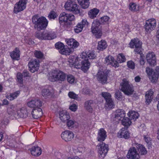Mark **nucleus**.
Listing matches in <instances>:
<instances>
[{
	"mask_svg": "<svg viewBox=\"0 0 159 159\" xmlns=\"http://www.w3.org/2000/svg\"><path fill=\"white\" fill-rule=\"evenodd\" d=\"M32 20L34 28L37 30L44 29L48 25V20L44 17H39L38 15H35L32 17Z\"/></svg>",
	"mask_w": 159,
	"mask_h": 159,
	"instance_id": "nucleus-1",
	"label": "nucleus"
},
{
	"mask_svg": "<svg viewBox=\"0 0 159 159\" xmlns=\"http://www.w3.org/2000/svg\"><path fill=\"white\" fill-rule=\"evenodd\" d=\"M66 75L61 71H54L49 74L48 80L52 82H62L66 80Z\"/></svg>",
	"mask_w": 159,
	"mask_h": 159,
	"instance_id": "nucleus-2",
	"label": "nucleus"
},
{
	"mask_svg": "<svg viewBox=\"0 0 159 159\" xmlns=\"http://www.w3.org/2000/svg\"><path fill=\"white\" fill-rule=\"evenodd\" d=\"M120 89L125 94L128 95H131L134 92L133 85L129 83V81L124 79L120 84Z\"/></svg>",
	"mask_w": 159,
	"mask_h": 159,
	"instance_id": "nucleus-3",
	"label": "nucleus"
},
{
	"mask_svg": "<svg viewBox=\"0 0 159 159\" xmlns=\"http://www.w3.org/2000/svg\"><path fill=\"white\" fill-rule=\"evenodd\" d=\"M99 157L101 159L106 156L108 150V145L103 142H100L97 146Z\"/></svg>",
	"mask_w": 159,
	"mask_h": 159,
	"instance_id": "nucleus-4",
	"label": "nucleus"
},
{
	"mask_svg": "<svg viewBox=\"0 0 159 159\" xmlns=\"http://www.w3.org/2000/svg\"><path fill=\"white\" fill-rule=\"evenodd\" d=\"M64 7L66 10L72 11L75 14L80 13V10L77 4L71 1L66 2Z\"/></svg>",
	"mask_w": 159,
	"mask_h": 159,
	"instance_id": "nucleus-5",
	"label": "nucleus"
},
{
	"mask_svg": "<svg viewBox=\"0 0 159 159\" xmlns=\"http://www.w3.org/2000/svg\"><path fill=\"white\" fill-rule=\"evenodd\" d=\"M55 48L59 50L61 54L66 55H69L72 52V48L65 47L63 44L61 42H58L55 44Z\"/></svg>",
	"mask_w": 159,
	"mask_h": 159,
	"instance_id": "nucleus-6",
	"label": "nucleus"
},
{
	"mask_svg": "<svg viewBox=\"0 0 159 159\" xmlns=\"http://www.w3.org/2000/svg\"><path fill=\"white\" fill-rule=\"evenodd\" d=\"M141 44L142 42L139 41L138 39H134V40H131L129 44L130 47L131 48H133L135 47V52L140 54L142 52Z\"/></svg>",
	"mask_w": 159,
	"mask_h": 159,
	"instance_id": "nucleus-7",
	"label": "nucleus"
},
{
	"mask_svg": "<svg viewBox=\"0 0 159 159\" xmlns=\"http://www.w3.org/2000/svg\"><path fill=\"white\" fill-rule=\"evenodd\" d=\"M27 2L28 0H20L15 5L14 10V13H17L25 9Z\"/></svg>",
	"mask_w": 159,
	"mask_h": 159,
	"instance_id": "nucleus-8",
	"label": "nucleus"
},
{
	"mask_svg": "<svg viewBox=\"0 0 159 159\" xmlns=\"http://www.w3.org/2000/svg\"><path fill=\"white\" fill-rule=\"evenodd\" d=\"M156 25V21L154 18H152L147 20L145 25V28L148 33H150L153 30Z\"/></svg>",
	"mask_w": 159,
	"mask_h": 159,
	"instance_id": "nucleus-9",
	"label": "nucleus"
},
{
	"mask_svg": "<svg viewBox=\"0 0 159 159\" xmlns=\"http://www.w3.org/2000/svg\"><path fill=\"white\" fill-rule=\"evenodd\" d=\"M135 147V146H133L129 149L126 155L128 159H139L140 158V155Z\"/></svg>",
	"mask_w": 159,
	"mask_h": 159,
	"instance_id": "nucleus-10",
	"label": "nucleus"
},
{
	"mask_svg": "<svg viewBox=\"0 0 159 159\" xmlns=\"http://www.w3.org/2000/svg\"><path fill=\"white\" fill-rule=\"evenodd\" d=\"M30 70L32 73L34 72L39 69V61L38 59H35L32 60L28 64Z\"/></svg>",
	"mask_w": 159,
	"mask_h": 159,
	"instance_id": "nucleus-11",
	"label": "nucleus"
},
{
	"mask_svg": "<svg viewBox=\"0 0 159 159\" xmlns=\"http://www.w3.org/2000/svg\"><path fill=\"white\" fill-rule=\"evenodd\" d=\"M89 22L86 19H83L81 22L78 23L74 29L75 32L79 33L82 30L84 27H87L89 25Z\"/></svg>",
	"mask_w": 159,
	"mask_h": 159,
	"instance_id": "nucleus-12",
	"label": "nucleus"
},
{
	"mask_svg": "<svg viewBox=\"0 0 159 159\" xmlns=\"http://www.w3.org/2000/svg\"><path fill=\"white\" fill-rule=\"evenodd\" d=\"M27 106L33 109L40 107L42 106V102L39 99H34L27 102Z\"/></svg>",
	"mask_w": 159,
	"mask_h": 159,
	"instance_id": "nucleus-13",
	"label": "nucleus"
},
{
	"mask_svg": "<svg viewBox=\"0 0 159 159\" xmlns=\"http://www.w3.org/2000/svg\"><path fill=\"white\" fill-rule=\"evenodd\" d=\"M78 57L76 56H70L68 61L70 66H74L77 68H80V62L78 61Z\"/></svg>",
	"mask_w": 159,
	"mask_h": 159,
	"instance_id": "nucleus-14",
	"label": "nucleus"
},
{
	"mask_svg": "<svg viewBox=\"0 0 159 159\" xmlns=\"http://www.w3.org/2000/svg\"><path fill=\"white\" fill-rule=\"evenodd\" d=\"M132 146H135L139 152V154L141 155H145L147 153V151L144 146L138 143L135 142H133Z\"/></svg>",
	"mask_w": 159,
	"mask_h": 159,
	"instance_id": "nucleus-15",
	"label": "nucleus"
},
{
	"mask_svg": "<svg viewBox=\"0 0 159 159\" xmlns=\"http://www.w3.org/2000/svg\"><path fill=\"white\" fill-rule=\"evenodd\" d=\"M61 136L62 138L66 141H70L74 137L73 133L69 130H66L63 132Z\"/></svg>",
	"mask_w": 159,
	"mask_h": 159,
	"instance_id": "nucleus-16",
	"label": "nucleus"
},
{
	"mask_svg": "<svg viewBox=\"0 0 159 159\" xmlns=\"http://www.w3.org/2000/svg\"><path fill=\"white\" fill-rule=\"evenodd\" d=\"M98 80L102 83H105L107 81V74L102 71H99L97 74Z\"/></svg>",
	"mask_w": 159,
	"mask_h": 159,
	"instance_id": "nucleus-17",
	"label": "nucleus"
},
{
	"mask_svg": "<svg viewBox=\"0 0 159 159\" xmlns=\"http://www.w3.org/2000/svg\"><path fill=\"white\" fill-rule=\"evenodd\" d=\"M147 62L151 66H154L156 65V57L153 53H150L146 56Z\"/></svg>",
	"mask_w": 159,
	"mask_h": 159,
	"instance_id": "nucleus-18",
	"label": "nucleus"
},
{
	"mask_svg": "<svg viewBox=\"0 0 159 159\" xmlns=\"http://www.w3.org/2000/svg\"><path fill=\"white\" fill-rule=\"evenodd\" d=\"M105 60L107 65H111L116 68L118 67L119 66L118 62L115 61L114 58L112 56H108L105 58Z\"/></svg>",
	"mask_w": 159,
	"mask_h": 159,
	"instance_id": "nucleus-19",
	"label": "nucleus"
},
{
	"mask_svg": "<svg viewBox=\"0 0 159 159\" xmlns=\"http://www.w3.org/2000/svg\"><path fill=\"white\" fill-rule=\"evenodd\" d=\"M59 118L63 123L66 122L70 118V114L66 110L61 111L59 114Z\"/></svg>",
	"mask_w": 159,
	"mask_h": 159,
	"instance_id": "nucleus-20",
	"label": "nucleus"
},
{
	"mask_svg": "<svg viewBox=\"0 0 159 159\" xmlns=\"http://www.w3.org/2000/svg\"><path fill=\"white\" fill-rule=\"evenodd\" d=\"M42 110L40 107L33 109L31 111L33 117L35 119L40 118L42 115Z\"/></svg>",
	"mask_w": 159,
	"mask_h": 159,
	"instance_id": "nucleus-21",
	"label": "nucleus"
},
{
	"mask_svg": "<svg viewBox=\"0 0 159 159\" xmlns=\"http://www.w3.org/2000/svg\"><path fill=\"white\" fill-rule=\"evenodd\" d=\"M107 136L106 131L103 129L101 128L98 131L97 139L99 141L102 142L105 140Z\"/></svg>",
	"mask_w": 159,
	"mask_h": 159,
	"instance_id": "nucleus-22",
	"label": "nucleus"
},
{
	"mask_svg": "<svg viewBox=\"0 0 159 159\" xmlns=\"http://www.w3.org/2000/svg\"><path fill=\"white\" fill-rule=\"evenodd\" d=\"M80 56L82 59H94L96 57L94 52L93 51H91L88 52L87 53L86 52H83Z\"/></svg>",
	"mask_w": 159,
	"mask_h": 159,
	"instance_id": "nucleus-23",
	"label": "nucleus"
},
{
	"mask_svg": "<svg viewBox=\"0 0 159 159\" xmlns=\"http://www.w3.org/2000/svg\"><path fill=\"white\" fill-rule=\"evenodd\" d=\"M66 41L67 44L71 47L70 48L73 49L71 52L73 51V48H77L79 45V43L73 39H66Z\"/></svg>",
	"mask_w": 159,
	"mask_h": 159,
	"instance_id": "nucleus-24",
	"label": "nucleus"
},
{
	"mask_svg": "<svg viewBox=\"0 0 159 159\" xmlns=\"http://www.w3.org/2000/svg\"><path fill=\"white\" fill-rule=\"evenodd\" d=\"M117 136L120 138H123L127 139L129 137V134L126 129L122 128L118 133Z\"/></svg>",
	"mask_w": 159,
	"mask_h": 159,
	"instance_id": "nucleus-25",
	"label": "nucleus"
},
{
	"mask_svg": "<svg viewBox=\"0 0 159 159\" xmlns=\"http://www.w3.org/2000/svg\"><path fill=\"white\" fill-rule=\"evenodd\" d=\"M30 150L32 155L35 156H39L42 153L41 149L37 146L33 147Z\"/></svg>",
	"mask_w": 159,
	"mask_h": 159,
	"instance_id": "nucleus-26",
	"label": "nucleus"
},
{
	"mask_svg": "<svg viewBox=\"0 0 159 159\" xmlns=\"http://www.w3.org/2000/svg\"><path fill=\"white\" fill-rule=\"evenodd\" d=\"M83 59L81 61V66L80 64V68L81 67L82 70L85 72L89 69L90 66V63L88 59Z\"/></svg>",
	"mask_w": 159,
	"mask_h": 159,
	"instance_id": "nucleus-27",
	"label": "nucleus"
},
{
	"mask_svg": "<svg viewBox=\"0 0 159 159\" xmlns=\"http://www.w3.org/2000/svg\"><path fill=\"white\" fill-rule=\"evenodd\" d=\"M43 39L51 40L56 37V35L53 33H51L47 31L43 32Z\"/></svg>",
	"mask_w": 159,
	"mask_h": 159,
	"instance_id": "nucleus-28",
	"label": "nucleus"
},
{
	"mask_svg": "<svg viewBox=\"0 0 159 159\" xmlns=\"http://www.w3.org/2000/svg\"><path fill=\"white\" fill-rule=\"evenodd\" d=\"M125 111L124 110L118 109L116 111L115 118L118 120H120L122 118L125 116Z\"/></svg>",
	"mask_w": 159,
	"mask_h": 159,
	"instance_id": "nucleus-29",
	"label": "nucleus"
},
{
	"mask_svg": "<svg viewBox=\"0 0 159 159\" xmlns=\"http://www.w3.org/2000/svg\"><path fill=\"white\" fill-rule=\"evenodd\" d=\"M17 114L19 117L20 118H25L27 116V111L25 107H22L19 110H18Z\"/></svg>",
	"mask_w": 159,
	"mask_h": 159,
	"instance_id": "nucleus-30",
	"label": "nucleus"
},
{
	"mask_svg": "<svg viewBox=\"0 0 159 159\" xmlns=\"http://www.w3.org/2000/svg\"><path fill=\"white\" fill-rule=\"evenodd\" d=\"M93 28V25H92L91 29L92 33L95 34L97 38H100L102 34V32L100 30V28L95 27H94Z\"/></svg>",
	"mask_w": 159,
	"mask_h": 159,
	"instance_id": "nucleus-31",
	"label": "nucleus"
},
{
	"mask_svg": "<svg viewBox=\"0 0 159 159\" xmlns=\"http://www.w3.org/2000/svg\"><path fill=\"white\" fill-rule=\"evenodd\" d=\"M93 100H89L87 101L84 103V108L88 111L89 112L92 111L93 110Z\"/></svg>",
	"mask_w": 159,
	"mask_h": 159,
	"instance_id": "nucleus-32",
	"label": "nucleus"
},
{
	"mask_svg": "<svg viewBox=\"0 0 159 159\" xmlns=\"http://www.w3.org/2000/svg\"><path fill=\"white\" fill-rule=\"evenodd\" d=\"M20 51L17 48H16L15 50L10 53L11 58L14 60H19L20 58Z\"/></svg>",
	"mask_w": 159,
	"mask_h": 159,
	"instance_id": "nucleus-33",
	"label": "nucleus"
},
{
	"mask_svg": "<svg viewBox=\"0 0 159 159\" xmlns=\"http://www.w3.org/2000/svg\"><path fill=\"white\" fill-rule=\"evenodd\" d=\"M153 93V92L151 89L146 93L145 95V99L146 102L148 104H149L152 101Z\"/></svg>",
	"mask_w": 159,
	"mask_h": 159,
	"instance_id": "nucleus-34",
	"label": "nucleus"
},
{
	"mask_svg": "<svg viewBox=\"0 0 159 159\" xmlns=\"http://www.w3.org/2000/svg\"><path fill=\"white\" fill-rule=\"evenodd\" d=\"M106 42L104 40H102L98 43L97 49L98 50L102 51L105 49L107 47Z\"/></svg>",
	"mask_w": 159,
	"mask_h": 159,
	"instance_id": "nucleus-35",
	"label": "nucleus"
},
{
	"mask_svg": "<svg viewBox=\"0 0 159 159\" xmlns=\"http://www.w3.org/2000/svg\"><path fill=\"white\" fill-rule=\"evenodd\" d=\"M78 1L82 8L86 9L89 7L90 3L89 0H78Z\"/></svg>",
	"mask_w": 159,
	"mask_h": 159,
	"instance_id": "nucleus-36",
	"label": "nucleus"
},
{
	"mask_svg": "<svg viewBox=\"0 0 159 159\" xmlns=\"http://www.w3.org/2000/svg\"><path fill=\"white\" fill-rule=\"evenodd\" d=\"M99 12V10L97 9H91L88 12L89 16L91 19H93L96 17Z\"/></svg>",
	"mask_w": 159,
	"mask_h": 159,
	"instance_id": "nucleus-37",
	"label": "nucleus"
},
{
	"mask_svg": "<svg viewBox=\"0 0 159 159\" xmlns=\"http://www.w3.org/2000/svg\"><path fill=\"white\" fill-rule=\"evenodd\" d=\"M69 16L68 14L65 12H64L61 13L59 17L60 22L62 23L63 22H67L68 20Z\"/></svg>",
	"mask_w": 159,
	"mask_h": 159,
	"instance_id": "nucleus-38",
	"label": "nucleus"
},
{
	"mask_svg": "<svg viewBox=\"0 0 159 159\" xmlns=\"http://www.w3.org/2000/svg\"><path fill=\"white\" fill-rule=\"evenodd\" d=\"M20 93V91H17L13 93H10L9 95L6 96V98L8 99L11 101L17 98Z\"/></svg>",
	"mask_w": 159,
	"mask_h": 159,
	"instance_id": "nucleus-39",
	"label": "nucleus"
},
{
	"mask_svg": "<svg viewBox=\"0 0 159 159\" xmlns=\"http://www.w3.org/2000/svg\"><path fill=\"white\" fill-rule=\"evenodd\" d=\"M128 116L130 119V120H135L138 118L139 116V113L135 111H130L128 113Z\"/></svg>",
	"mask_w": 159,
	"mask_h": 159,
	"instance_id": "nucleus-40",
	"label": "nucleus"
},
{
	"mask_svg": "<svg viewBox=\"0 0 159 159\" xmlns=\"http://www.w3.org/2000/svg\"><path fill=\"white\" fill-rule=\"evenodd\" d=\"M106 101V103L105 104V108L106 109H111L114 106L113 102L112 99H107Z\"/></svg>",
	"mask_w": 159,
	"mask_h": 159,
	"instance_id": "nucleus-41",
	"label": "nucleus"
},
{
	"mask_svg": "<svg viewBox=\"0 0 159 159\" xmlns=\"http://www.w3.org/2000/svg\"><path fill=\"white\" fill-rule=\"evenodd\" d=\"M131 123V121L127 117L123 118L122 120V124L124 126L128 127Z\"/></svg>",
	"mask_w": 159,
	"mask_h": 159,
	"instance_id": "nucleus-42",
	"label": "nucleus"
},
{
	"mask_svg": "<svg viewBox=\"0 0 159 159\" xmlns=\"http://www.w3.org/2000/svg\"><path fill=\"white\" fill-rule=\"evenodd\" d=\"M129 9L132 11H137L139 10V6L135 3H131L129 4Z\"/></svg>",
	"mask_w": 159,
	"mask_h": 159,
	"instance_id": "nucleus-43",
	"label": "nucleus"
},
{
	"mask_svg": "<svg viewBox=\"0 0 159 159\" xmlns=\"http://www.w3.org/2000/svg\"><path fill=\"white\" fill-rule=\"evenodd\" d=\"M150 79L152 82H156L158 78V74L155 72H153L151 75Z\"/></svg>",
	"mask_w": 159,
	"mask_h": 159,
	"instance_id": "nucleus-44",
	"label": "nucleus"
},
{
	"mask_svg": "<svg viewBox=\"0 0 159 159\" xmlns=\"http://www.w3.org/2000/svg\"><path fill=\"white\" fill-rule=\"evenodd\" d=\"M66 122L67 126L69 129L73 128L75 126V121L73 120L69 119Z\"/></svg>",
	"mask_w": 159,
	"mask_h": 159,
	"instance_id": "nucleus-45",
	"label": "nucleus"
},
{
	"mask_svg": "<svg viewBox=\"0 0 159 159\" xmlns=\"http://www.w3.org/2000/svg\"><path fill=\"white\" fill-rule=\"evenodd\" d=\"M42 94L44 98H46L51 95V93L48 89H44L42 90Z\"/></svg>",
	"mask_w": 159,
	"mask_h": 159,
	"instance_id": "nucleus-46",
	"label": "nucleus"
},
{
	"mask_svg": "<svg viewBox=\"0 0 159 159\" xmlns=\"http://www.w3.org/2000/svg\"><path fill=\"white\" fill-rule=\"evenodd\" d=\"M67 80V82L70 84H72L74 83L75 79L74 76L72 75L68 74L66 75Z\"/></svg>",
	"mask_w": 159,
	"mask_h": 159,
	"instance_id": "nucleus-47",
	"label": "nucleus"
},
{
	"mask_svg": "<svg viewBox=\"0 0 159 159\" xmlns=\"http://www.w3.org/2000/svg\"><path fill=\"white\" fill-rule=\"evenodd\" d=\"M126 59L125 57L122 54H119L117 56V61L121 63L124 62L125 61Z\"/></svg>",
	"mask_w": 159,
	"mask_h": 159,
	"instance_id": "nucleus-48",
	"label": "nucleus"
},
{
	"mask_svg": "<svg viewBox=\"0 0 159 159\" xmlns=\"http://www.w3.org/2000/svg\"><path fill=\"white\" fill-rule=\"evenodd\" d=\"M109 17L107 16H104L101 18V23L104 24H108L109 22Z\"/></svg>",
	"mask_w": 159,
	"mask_h": 159,
	"instance_id": "nucleus-49",
	"label": "nucleus"
},
{
	"mask_svg": "<svg viewBox=\"0 0 159 159\" xmlns=\"http://www.w3.org/2000/svg\"><path fill=\"white\" fill-rule=\"evenodd\" d=\"M34 54L35 57L38 58H42L43 57V53L40 51H35Z\"/></svg>",
	"mask_w": 159,
	"mask_h": 159,
	"instance_id": "nucleus-50",
	"label": "nucleus"
},
{
	"mask_svg": "<svg viewBox=\"0 0 159 159\" xmlns=\"http://www.w3.org/2000/svg\"><path fill=\"white\" fill-rule=\"evenodd\" d=\"M102 96L106 100L107 99H111V95L110 93H108L103 92L102 93Z\"/></svg>",
	"mask_w": 159,
	"mask_h": 159,
	"instance_id": "nucleus-51",
	"label": "nucleus"
},
{
	"mask_svg": "<svg viewBox=\"0 0 159 159\" xmlns=\"http://www.w3.org/2000/svg\"><path fill=\"white\" fill-rule=\"evenodd\" d=\"M23 75L20 73H17V82L20 84H22L23 82V80L22 79Z\"/></svg>",
	"mask_w": 159,
	"mask_h": 159,
	"instance_id": "nucleus-52",
	"label": "nucleus"
},
{
	"mask_svg": "<svg viewBox=\"0 0 159 159\" xmlns=\"http://www.w3.org/2000/svg\"><path fill=\"white\" fill-rule=\"evenodd\" d=\"M127 65L128 67L132 69H134L135 68V63L132 61H129L127 62Z\"/></svg>",
	"mask_w": 159,
	"mask_h": 159,
	"instance_id": "nucleus-53",
	"label": "nucleus"
},
{
	"mask_svg": "<svg viewBox=\"0 0 159 159\" xmlns=\"http://www.w3.org/2000/svg\"><path fill=\"white\" fill-rule=\"evenodd\" d=\"M84 151L83 148L81 147H79L78 148H75L74 150V152L76 154L82 153Z\"/></svg>",
	"mask_w": 159,
	"mask_h": 159,
	"instance_id": "nucleus-54",
	"label": "nucleus"
},
{
	"mask_svg": "<svg viewBox=\"0 0 159 159\" xmlns=\"http://www.w3.org/2000/svg\"><path fill=\"white\" fill-rule=\"evenodd\" d=\"M115 95L116 98L118 100H120L122 99V93L120 91H116Z\"/></svg>",
	"mask_w": 159,
	"mask_h": 159,
	"instance_id": "nucleus-55",
	"label": "nucleus"
},
{
	"mask_svg": "<svg viewBox=\"0 0 159 159\" xmlns=\"http://www.w3.org/2000/svg\"><path fill=\"white\" fill-rule=\"evenodd\" d=\"M57 16V15L54 11H51L49 14L48 17L49 19H54Z\"/></svg>",
	"mask_w": 159,
	"mask_h": 159,
	"instance_id": "nucleus-56",
	"label": "nucleus"
},
{
	"mask_svg": "<svg viewBox=\"0 0 159 159\" xmlns=\"http://www.w3.org/2000/svg\"><path fill=\"white\" fill-rule=\"evenodd\" d=\"M93 25V28H94V27H97L99 28H100V21L98 20H94L92 24Z\"/></svg>",
	"mask_w": 159,
	"mask_h": 159,
	"instance_id": "nucleus-57",
	"label": "nucleus"
},
{
	"mask_svg": "<svg viewBox=\"0 0 159 159\" xmlns=\"http://www.w3.org/2000/svg\"><path fill=\"white\" fill-rule=\"evenodd\" d=\"M144 138L145 141L146 143L149 145V146H151V138L148 135H144Z\"/></svg>",
	"mask_w": 159,
	"mask_h": 159,
	"instance_id": "nucleus-58",
	"label": "nucleus"
},
{
	"mask_svg": "<svg viewBox=\"0 0 159 159\" xmlns=\"http://www.w3.org/2000/svg\"><path fill=\"white\" fill-rule=\"evenodd\" d=\"M68 95L70 98L73 99H75L78 98V95L72 92H70L69 93Z\"/></svg>",
	"mask_w": 159,
	"mask_h": 159,
	"instance_id": "nucleus-59",
	"label": "nucleus"
},
{
	"mask_svg": "<svg viewBox=\"0 0 159 159\" xmlns=\"http://www.w3.org/2000/svg\"><path fill=\"white\" fill-rule=\"evenodd\" d=\"M35 36L39 39H43V32H38L36 34Z\"/></svg>",
	"mask_w": 159,
	"mask_h": 159,
	"instance_id": "nucleus-60",
	"label": "nucleus"
},
{
	"mask_svg": "<svg viewBox=\"0 0 159 159\" xmlns=\"http://www.w3.org/2000/svg\"><path fill=\"white\" fill-rule=\"evenodd\" d=\"M69 109L72 111H75L77 109V106L75 104H72L70 106Z\"/></svg>",
	"mask_w": 159,
	"mask_h": 159,
	"instance_id": "nucleus-61",
	"label": "nucleus"
},
{
	"mask_svg": "<svg viewBox=\"0 0 159 159\" xmlns=\"http://www.w3.org/2000/svg\"><path fill=\"white\" fill-rule=\"evenodd\" d=\"M146 72L149 75H151L153 71H152V69L149 67H147L146 69Z\"/></svg>",
	"mask_w": 159,
	"mask_h": 159,
	"instance_id": "nucleus-62",
	"label": "nucleus"
},
{
	"mask_svg": "<svg viewBox=\"0 0 159 159\" xmlns=\"http://www.w3.org/2000/svg\"><path fill=\"white\" fill-rule=\"evenodd\" d=\"M69 15L68 16V20L69 21H73L74 20L75 16L72 14H68Z\"/></svg>",
	"mask_w": 159,
	"mask_h": 159,
	"instance_id": "nucleus-63",
	"label": "nucleus"
},
{
	"mask_svg": "<svg viewBox=\"0 0 159 159\" xmlns=\"http://www.w3.org/2000/svg\"><path fill=\"white\" fill-rule=\"evenodd\" d=\"M22 74L23 75V76L24 77H28L29 76V73L28 72L27 70H24L23 71V74Z\"/></svg>",
	"mask_w": 159,
	"mask_h": 159,
	"instance_id": "nucleus-64",
	"label": "nucleus"
}]
</instances>
